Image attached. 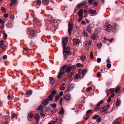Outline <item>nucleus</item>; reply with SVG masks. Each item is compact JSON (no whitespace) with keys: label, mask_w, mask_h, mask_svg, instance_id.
<instances>
[{"label":"nucleus","mask_w":124,"mask_h":124,"mask_svg":"<svg viewBox=\"0 0 124 124\" xmlns=\"http://www.w3.org/2000/svg\"><path fill=\"white\" fill-rule=\"evenodd\" d=\"M67 65L65 64L63 66L61 67L60 69V70L59 72L58 75V78L59 79L61 78L62 77V75L65 73L64 69L66 67Z\"/></svg>","instance_id":"nucleus-1"},{"label":"nucleus","mask_w":124,"mask_h":124,"mask_svg":"<svg viewBox=\"0 0 124 124\" xmlns=\"http://www.w3.org/2000/svg\"><path fill=\"white\" fill-rule=\"evenodd\" d=\"M105 27L106 30L107 31L109 32L111 31L112 29V26L111 25L108 23H105Z\"/></svg>","instance_id":"nucleus-2"},{"label":"nucleus","mask_w":124,"mask_h":124,"mask_svg":"<svg viewBox=\"0 0 124 124\" xmlns=\"http://www.w3.org/2000/svg\"><path fill=\"white\" fill-rule=\"evenodd\" d=\"M75 68V65H73L71 67L68 66L67 68L66 71L69 73H70L71 72H73Z\"/></svg>","instance_id":"nucleus-3"},{"label":"nucleus","mask_w":124,"mask_h":124,"mask_svg":"<svg viewBox=\"0 0 124 124\" xmlns=\"http://www.w3.org/2000/svg\"><path fill=\"white\" fill-rule=\"evenodd\" d=\"M56 91L55 90H54L51 92V95H49L48 97V98L50 99V101H52L53 100V97L56 94Z\"/></svg>","instance_id":"nucleus-4"},{"label":"nucleus","mask_w":124,"mask_h":124,"mask_svg":"<svg viewBox=\"0 0 124 124\" xmlns=\"http://www.w3.org/2000/svg\"><path fill=\"white\" fill-rule=\"evenodd\" d=\"M64 50H63V52L64 53L68 54L69 55H70V48L69 47H68L67 48L65 47V48H64Z\"/></svg>","instance_id":"nucleus-5"},{"label":"nucleus","mask_w":124,"mask_h":124,"mask_svg":"<svg viewBox=\"0 0 124 124\" xmlns=\"http://www.w3.org/2000/svg\"><path fill=\"white\" fill-rule=\"evenodd\" d=\"M70 98L71 97L70 95L68 93L66 94L64 96L63 99L65 101H67L70 100Z\"/></svg>","instance_id":"nucleus-6"},{"label":"nucleus","mask_w":124,"mask_h":124,"mask_svg":"<svg viewBox=\"0 0 124 124\" xmlns=\"http://www.w3.org/2000/svg\"><path fill=\"white\" fill-rule=\"evenodd\" d=\"M68 39V37H66L65 38L63 39L62 41V43L63 45V48H65V45L67 43Z\"/></svg>","instance_id":"nucleus-7"},{"label":"nucleus","mask_w":124,"mask_h":124,"mask_svg":"<svg viewBox=\"0 0 124 124\" xmlns=\"http://www.w3.org/2000/svg\"><path fill=\"white\" fill-rule=\"evenodd\" d=\"M87 3L86 1H84L82 3L78 4L76 8H78V9L80 8L81 7L84 6Z\"/></svg>","instance_id":"nucleus-8"},{"label":"nucleus","mask_w":124,"mask_h":124,"mask_svg":"<svg viewBox=\"0 0 124 124\" xmlns=\"http://www.w3.org/2000/svg\"><path fill=\"white\" fill-rule=\"evenodd\" d=\"M68 32L69 33V36H70L71 35V32L72 31V29L73 28V25L71 24H69L68 25Z\"/></svg>","instance_id":"nucleus-9"},{"label":"nucleus","mask_w":124,"mask_h":124,"mask_svg":"<svg viewBox=\"0 0 124 124\" xmlns=\"http://www.w3.org/2000/svg\"><path fill=\"white\" fill-rule=\"evenodd\" d=\"M73 44L74 45H76L79 43L80 40L78 39H73Z\"/></svg>","instance_id":"nucleus-10"},{"label":"nucleus","mask_w":124,"mask_h":124,"mask_svg":"<svg viewBox=\"0 0 124 124\" xmlns=\"http://www.w3.org/2000/svg\"><path fill=\"white\" fill-rule=\"evenodd\" d=\"M30 34L31 36L34 37L37 35L36 31H35L32 30L30 31Z\"/></svg>","instance_id":"nucleus-11"},{"label":"nucleus","mask_w":124,"mask_h":124,"mask_svg":"<svg viewBox=\"0 0 124 124\" xmlns=\"http://www.w3.org/2000/svg\"><path fill=\"white\" fill-rule=\"evenodd\" d=\"M4 42V41L3 40L0 41V47L4 51H4L5 50L4 47V46L3 44Z\"/></svg>","instance_id":"nucleus-12"},{"label":"nucleus","mask_w":124,"mask_h":124,"mask_svg":"<svg viewBox=\"0 0 124 124\" xmlns=\"http://www.w3.org/2000/svg\"><path fill=\"white\" fill-rule=\"evenodd\" d=\"M34 114L31 113H29L28 115L27 116L28 119L29 121H30L29 119V118H32L34 116Z\"/></svg>","instance_id":"nucleus-13"},{"label":"nucleus","mask_w":124,"mask_h":124,"mask_svg":"<svg viewBox=\"0 0 124 124\" xmlns=\"http://www.w3.org/2000/svg\"><path fill=\"white\" fill-rule=\"evenodd\" d=\"M90 25H91V24H90L89 25L87 26V31L90 33H91L92 32L91 30L92 27L90 26Z\"/></svg>","instance_id":"nucleus-14"},{"label":"nucleus","mask_w":124,"mask_h":124,"mask_svg":"<svg viewBox=\"0 0 124 124\" xmlns=\"http://www.w3.org/2000/svg\"><path fill=\"white\" fill-rule=\"evenodd\" d=\"M91 39L94 40L97 39H98L99 37L97 34H94L91 37Z\"/></svg>","instance_id":"nucleus-15"},{"label":"nucleus","mask_w":124,"mask_h":124,"mask_svg":"<svg viewBox=\"0 0 124 124\" xmlns=\"http://www.w3.org/2000/svg\"><path fill=\"white\" fill-rule=\"evenodd\" d=\"M83 10L81 9L78 11V15L79 16H83Z\"/></svg>","instance_id":"nucleus-16"},{"label":"nucleus","mask_w":124,"mask_h":124,"mask_svg":"<svg viewBox=\"0 0 124 124\" xmlns=\"http://www.w3.org/2000/svg\"><path fill=\"white\" fill-rule=\"evenodd\" d=\"M49 101H50V99H47L43 101V104L45 105H46L49 102Z\"/></svg>","instance_id":"nucleus-17"},{"label":"nucleus","mask_w":124,"mask_h":124,"mask_svg":"<svg viewBox=\"0 0 124 124\" xmlns=\"http://www.w3.org/2000/svg\"><path fill=\"white\" fill-rule=\"evenodd\" d=\"M49 0H42L43 3L44 5H48L49 3Z\"/></svg>","instance_id":"nucleus-18"},{"label":"nucleus","mask_w":124,"mask_h":124,"mask_svg":"<svg viewBox=\"0 0 124 124\" xmlns=\"http://www.w3.org/2000/svg\"><path fill=\"white\" fill-rule=\"evenodd\" d=\"M117 28V26L116 25L114 24L112 27V29L113 32L114 33H115L116 31V29Z\"/></svg>","instance_id":"nucleus-19"},{"label":"nucleus","mask_w":124,"mask_h":124,"mask_svg":"<svg viewBox=\"0 0 124 124\" xmlns=\"http://www.w3.org/2000/svg\"><path fill=\"white\" fill-rule=\"evenodd\" d=\"M89 11L90 13L92 14L96 15V11L94 10H93L92 9H90L89 10Z\"/></svg>","instance_id":"nucleus-20"},{"label":"nucleus","mask_w":124,"mask_h":124,"mask_svg":"<svg viewBox=\"0 0 124 124\" xmlns=\"http://www.w3.org/2000/svg\"><path fill=\"white\" fill-rule=\"evenodd\" d=\"M50 83L52 84H54L55 83V80L52 78H50Z\"/></svg>","instance_id":"nucleus-21"},{"label":"nucleus","mask_w":124,"mask_h":124,"mask_svg":"<svg viewBox=\"0 0 124 124\" xmlns=\"http://www.w3.org/2000/svg\"><path fill=\"white\" fill-rule=\"evenodd\" d=\"M86 58V57L84 55L80 57V59L83 62H84L85 61Z\"/></svg>","instance_id":"nucleus-22"},{"label":"nucleus","mask_w":124,"mask_h":124,"mask_svg":"<svg viewBox=\"0 0 124 124\" xmlns=\"http://www.w3.org/2000/svg\"><path fill=\"white\" fill-rule=\"evenodd\" d=\"M36 2V4L40 6L41 3V1L40 0H37L35 1Z\"/></svg>","instance_id":"nucleus-23"},{"label":"nucleus","mask_w":124,"mask_h":124,"mask_svg":"<svg viewBox=\"0 0 124 124\" xmlns=\"http://www.w3.org/2000/svg\"><path fill=\"white\" fill-rule=\"evenodd\" d=\"M109 105H106L103 107V108L104 109V110H105V111L108 110V109L109 107Z\"/></svg>","instance_id":"nucleus-24"},{"label":"nucleus","mask_w":124,"mask_h":124,"mask_svg":"<svg viewBox=\"0 0 124 124\" xmlns=\"http://www.w3.org/2000/svg\"><path fill=\"white\" fill-rule=\"evenodd\" d=\"M43 109V107L42 105L39 106L36 109V110L41 111Z\"/></svg>","instance_id":"nucleus-25"},{"label":"nucleus","mask_w":124,"mask_h":124,"mask_svg":"<svg viewBox=\"0 0 124 124\" xmlns=\"http://www.w3.org/2000/svg\"><path fill=\"white\" fill-rule=\"evenodd\" d=\"M87 70L86 69H85L84 70H83V72H82V78H83L85 75V73H86L87 72Z\"/></svg>","instance_id":"nucleus-26"},{"label":"nucleus","mask_w":124,"mask_h":124,"mask_svg":"<svg viewBox=\"0 0 124 124\" xmlns=\"http://www.w3.org/2000/svg\"><path fill=\"white\" fill-rule=\"evenodd\" d=\"M121 87L120 86H118L116 87L115 90V92L116 93H117L119 90L120 89Z\"/></svg>","instance_id":"nucleus-27"},{"label":"nucleus","mask_w":124,"mask_h":124,"mask_svg":"<svg viewBox=\"0 0 124 124\" xmlns=\"http://www.w3.org/2000/svg\"><path fill=\"white\" fill-rule=\"evenodd\" d=\"M80 74H76L74 76V78L76 79H78L80 76Z\"/></svg>","instance_id":"nucleus-28"},{"label":"nucleus","mask_w":124,"mask_h":124,"mask_svg":"<svg viewBox=\"0 0 124 124\" xmlns=\"http://www.w3.org/2000/svg\"><path fill=\"white\" fill-rule=\"evenodd\" d=\"M34 117L36 120L39 119V116L38 114L37 113L35 115Z\"/></svg>","instance_id":"nucleus-29"},{"label":"nucleus","mask_w":124,"mask_h":124,"mask_svg":"<svg viewBox=\"0 0 124 124\" xmlns=\"http://www.w3.org/2000/svg\"><path fill=\"white\" fill-rule=\"evenodd\" d=\"M13 95H8L7 96L8 99V100H9L11 98L12 99H13Z\"/></svg>","instance_id":"nucleus-30"},{"label":"nucleus","mask_w":124,"mask_h":124,"mask_svg":"<svg viewBox=\"0 0 124 124\" xmlns=\"http://www.w3.org/2000/svg\"><path fill=\"white\" fill-rule=\"evenodd\" d=\"M64 112V110L63 108H62L61 109V110L59 111V114H63Z\"/></svg>","instance_id":"nucleus-31"},{"label":"nucleus","mask_w":124,"mask_h":124,"mask_svg":"<svg viewBox=\"0 0 124 124\" xmlns=\"http://www.w3.org/2000/svg\"><path fill=\"white\" fill-rule=\"evenodd\" d=\"M121 102V101L119 100H117L116 103V104L117 106H119V105L120 103Z\"/></svg>","instance_id":"nucleus-32"},{"label":"nucleus","mask_w":124,"mask_h":124,"mask_svg":"<svg viewBox=\"0 0 124 124\" xmlns=\"http://www.w3.org/2000/svg\"><path fill=\"white\" fill-rule=\"evenodd\" d=\"M56 111V109L54 108L52 109L51 110V113L52 114L55 113Z\"/></svg>","instance_id":"nucleus-33"},{"label":"nucleus","mask_w":124,"mask_h":124,"mask_svg":"<svg viewBox=\"0 0 124 124\" xmlns=\"http://www.w3.org/2000/svg\"><path fill=\"white\" fill-rule=\"evenodd\" d=\"M102 45V44L101 43H98L97 44V46L99 49H100Z\"/></svg>","instance_id":"nucleus-34"},{"label":"nucleus","mask_w":124,"mask_h":124,"mask_svg":"<svg viewBox=\"0 0 124 124\" xmlns=\"http://www.w3.org/2000/svg\"><path fill=\"white\" fill-rule=\"evenodd\" d=\"M26 94L27 95H31L32 93V92L31 91H28L26 92Z\"/></svg>","instance_id":"nucleus-35"},{"label":"nucleus","mask_w":124,"mask_h":124,"mask_svg":"<svg viewBox=\"0 0 124 124\" xmlns=\"http://www.w3.org/2000/svg\"><path fill=\"white\" fill-rule=\"evenodd\" d=\"M100 108V107L99 106H97V107H95L94 108V111H97L99 110Z\"/></svg>","instance_id":"nucleus-36"},{"label":"nucleus","mask_w":124,"mask_h":124,"mask_svg":"<svg viewBox=\"0 0 124 124\" xmlns=\"http://www.w3.org/2000/svg\"><path fill=\"white\" fill-rule=\"evenodd\" d=\"M103 100H101L98 103L97 105V106H99V105L102 104L103 103Z\"/></svg>","instance_id":"nucleus-37"},{"label":"nucleus","mask_w":124,"mask_h":124,"mask_svg":"<svg viewBox=\"0 0 124 124\" xmlns=\"http://www.w3.org/2000/svg\"><path fill=\"white\" fill-rule=\"evenodd\" d=\"M76 66L77 67H83V65L81 64V63H77L76 64Z\"/></svg>","instance_id":"nucleus-38"},{"label":"nucleus","mask_w":124,"mask_h":124,"mask_svg":"<svg viewBox=\"0 0 124 124\" xmlns=\"http://www.w3.org/2000/svg\"><path fill=\"white\" fill-rule=\"evenodd\" d=\"M3 38L4 39H7V34L5 33V32H3Z\"/></svg>","instance_id":"nucleus-39"},{"label":"nucleus","mask_w":124,"mask_h":124,"mask_svg":"<svg viewBox=\"0 0 124 124\" xmlns=\"http://www.w3.org/2000/svg\"><path fill=\"white\" fill-rule=\"evenodd\" d=\"M74 85L73 84H71L70 85H69V87H70V88L71 89H72L74 87Z\"/></svg>","instance_id":"nucleus-40"},{"label":"nucleus","mask_w":124,"mask_h":124,"mask_svg":"<svg viewBox=\"0 0 124 124\" xmlns=\"http://www.w3.org/2000/svg\"><path fill=\"white\" fill-rule=\"evenodd\" d=\"M41 114L42 116H44L46 114V113L45 111H42L41 112Z\"/></svg>","instance_id":"nucleus-41"},{"label":"nucleus","mask_w":124,"mask_h":124,"mask_svg":"<svg viewBox=\"0 0 124 124\" xmlns=\"http://www.w3.org/2000/svg\"><path fill=\"white\" fill-rule=\"evenodd\" d=\"M1 10L4 13H5L6 12V10L5 8L4 7H1Z\"/></svg>","instance_id":"nucleus-42"},{"label":"nucleus","mask_w":124,"mask_h":124,"mask_svg":"<svg viewBox=\"0 0 124 124\" xmlns=\"http://www.w3.org/2000/svg\"><path fill=\"white\" fill-rule=\"evenodd\" d=\"M59 88L60 90H64L65 89V87H63L61 85L59 86Z\"/></svg>","instance_id":"nucleus-43"},{"label":"nucleus","mask_w":124,"mask_h":124,"mask_svg":"<svg viewBox=\"0 0 124 124\" xmlns=\"http://www.w3.org/2000/svg\"><path fill=\"white\" fill-rule=\"evenodd\" d=\"M92 89V87H89L86 89V91L87 92H89Z\"/></svg>","instance_id":"nucleus-44"},{"label":"nucleus","mask_w":124,"mask_h":124,"mask_svg":"<svg viewBox=\"0 0 124 124\" xmlns=\"http://www.w3.org/2000/svg\"><path fill=\"white\" fill-rule=\"evenodd\" d=\"M60 97V96L59 95H58L57 96H55V101H58L59 100V98Z\"/></svg>","instance_id":"nucleus-45"},{"label":"nucleus","mask_w":124,"mask_h":124,"mask_svg":"<svg viewBox=\"0 0 124 124\" xmlns=\"http://www.w3.org/2000/svg\"><path fill=\"white\" fill-rule=\"evenodd\" d=\"M16 116V114L15 113H13L11 117L12 118H14Z\"/></svg>","instance_id":"nucleus-46"},{"label":"nucleus","mask_w":124,"mask_h":124,"mask_svg":"<svg viewBox=\"0 0 124 124\" xmlns=\"http://www.w3.org/2000/svg\"><path fill=\"white\" fill-rule=\"evenodd\" d=\"M111 64L109 63H108L106 65L107 68H110L111 67Z\"/></svg>","instance_id":"nucleus-47"},{"label":"nucleus","mask_w":124,"mask_h":124,"mask_svg":"<svg viewBox=\"0 0 124 124\" xmlns=\"http://www.w3.org/2000/svg\"><path fill=\"white\" fill-rule=\"evenodd\" d=\"M83 70L81 69H80L79 70L78 72L79 74L81 75V74H82Z\"/></svg>","instance_id":"nucleus-48"},{"label":"nucleus","mask_w":124,"mask_h":124,"mask_svg":"<svg viewBox=\"0 0 124 124\" xmlns=\"http://www.w3.org/2000/svg\"><path fill=\"white\" fill-rule=\"evenodd\" d=\"M71 89L70 88V87L68 86L67 88V90H66V92L67 93L69 92L70 91V90H71Z\"/></svg>","instance_id":"nucleus-49"},{"label":"nucleus","mask_w":124,"mask_h":124,"mask_svg":"<svg viewBox=\"0 0 124 124\" xmlns=\"http://www.w3.org/2000/svg\"><path fill=\"white\" fill-rule=\"evenodd\" d=\"M99 116V115H95L93 116V119H96Z\"/></svg>","instance_id":"nucleus-50"},{"label":"nucleus","mask_w":124,"mask_h":124,"mask_svg":"<svg viewBox=\"0 0 124 124\" xmlns=\"http://www.w3.org/2000/svg\"><path fill=\"white\" fill-rule=\"evenodd\" d=\"M100 111L102 112H103L104 111H105V110H104L103 107L102 108H100Z\"/></svg>","instance_id":"nucleus-51"},{"label":"nucleus","mask_w":124,"mask_h":124,"mask_svg":"<svg viewBox=\"0 0 124 124\" xmlns=\"http://www.w3.org/2000/svg\"><path fill=\"white\" fill-rule=\"evenodd\" d=\"M51 106L53 107L54 108L56 107V104L55 103L51 104L50 105Z\"/></svg>","instance_id":"nucleus-52"},{"label":"nucleus","mask_w":124,"mask_h":124,"mask_svg":"<svg viewBox=\"0 0 124 124\" xmlns=\"http://www.w3.org/2000/svg\"><path fill=\"white\" fill-rule=\"evenodd\" d=\"M79 18L78 19V21L79 22H80L82 20V18L83 17V16H79Z\"/></svg>","instance_id":"nucleus-53"},{"label":"nucleus","mask_w":124,"mask_h":124,"mask_svg":"<svg viewBox=\"0 0 124 124\" xmlns=\"http://www.w3.org/2000/svg\"><path fill=\"white\" fill-rule=\"evenodd\" d=\"M83 33L84 35L86 37H87L88 36V33L87 32H83Z\"/></svg>","instance_id":"nucleus-54"},{"label":"nucleus","mask_w":124,"mask_h":124,"mask_svg":"<svg viewBox=\"0 0 124 124\" xmlns=\"http://www.w3.org/2000/svg\"><path fill=\"white\" fill-rule=\"evenodd\" d=\"M93 4L94 6H96L97 5V2L96 1H94Z\"/></svg>","instance_id":"nucleus-55"},{"label":"nucleus","mask_w":124,"mask_h":124,"mask_svg":"<svg viewBox=\"0 0 124 124\" xmlns=\"http://www.w3.org/2000/svg\"><path fill=\"white\" fill-rule=\"evenodd\" d=\"M93 0H89L88 2L89 3V5H91L92 4V3Z\"/></svg>","instance_id":"nucleus-56"},{"label":"nucleus","mask_w":124,"mask_h":124,"mask_svg":"<svg viewBox=\"0 0 124 124\" xmlns=\"http://www.w3.org/2000/svg\"><path fill=\"white\" fill-rule=\"evenodd\" d=\"M101 58H98L97 59V62L98 63H100L101 61Z\"/></svg>","instance_id":"nucleus-57"},{"label":"nucleus","mask_w":124,"mask_h":124,"mask_svg":"<svg viewBox=\"0 0 124 124\" xmlns=\"http://www.w3.org/2000/svg\"><path fill=\"white\" fill-rule=\"evenodd\" d=\"M101 118L100 117H99L97 119V121L98 122H100L101 121Z\"/></svg>","instance_id":"nucleus-58"},{"label":"nucleus","mask_w":124,"mask_h":124,"mask_svg":"<svg viewBox=\"0 0 124 124\" xmlns=\"http://www.w3.org/2000/svg\"><path fill=\"white\" fill-rule=\"evenodd\" d=\"M113 123H114V124H119L120 122L118 121L116 122L115 121H114L113 122Z\"/></svg>","instance_id":"nucleus-59"},{"label":"nucleus","mask_w":124,"mask_h":124,"mask_svg":"<svg viewBox=\"0 0 124 124\" xmlns=\"http://www.w3.org/2000/svg\"><path fill=\"white\" fill-rule=\"evenodd\" d=\"M101 76V74L100 72H98L97 73V77H99Z\"/></svg>","instance_id":"nucleus-60"},{"label":"nucleus","mask_w":124,"mask_h":124,"mask_svg":"<svg viewBox=\"0 0 124 124\" xmlns=\"http://www.w3.org/2000/svg\"><path fill=\"white\" fill-rule=\"evenodd\" d=\"M90 56L91 58H93V53L92 52H91V53Z\"/></svg>","instance_id":"nucleus-61"},{"label":"nucleus","mask_w":124,"mask_h":124,"mask_svg":"<svg viewBox=\"0 0 124 124\" xmlns=\"http://www.w3.org/2000/svg\"><path fill=\"white\" fill-rule=\"evenodd\" d=\"M111 100V98L110 97H109L108 98V99L107 100V101L108 102H110V101Z\"/></svg>","instance_id":"nucleus-62"},{"label":"nucleus","mask_w":124,"mask_h":124,"mask_svg":"<svg viewBox=\"0 0 124 124\" xmlns=\"http://www.w3.org/2000/svg\"><path fill=\"white\" fill-rule=\"evenodd\" d=\"M81 24L82 25H86V23H85V21H82L81 22Z\"/></svg>","instance_id":"nucleus-63"},{"label":"nucleus","mask_w":124,"mask_h":124,"mask_svg":"<svg viewBox=\"0 0 124 124\" xmlns=\"http://www.w3.org/2000/svg\"><path fill=\"white\" fill-rule=\"evenodd\" d=\"M17 1V0H12V2L13 4H14Z\"/></svg>","instance_id":"nucleus-64"}]
</instances>
